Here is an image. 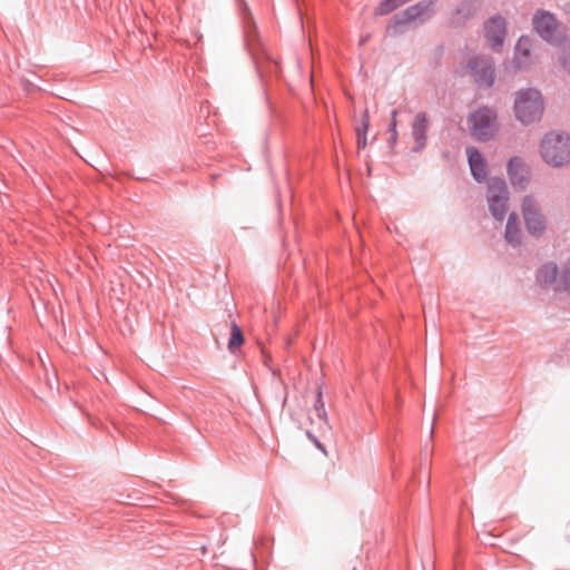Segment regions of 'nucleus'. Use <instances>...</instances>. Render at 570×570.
I'll use <instances>...</instances> for the list:
<instances>
[{"instance_id": "1", "label": "nucleus", "mask_w": 570, "mask_h": 570, "mask_svg": "<svg viewBox=\"0 0 570 570\" xmlns=\"http://www.w3.org/2000/svg\"><path fill=\"white\" fill-rule=\"evenodd\" d=\"M538 153L541 160L551 168L570 165V135L559 130L546 132L540 139Z\"/></svg>"}, {"instance_id": "2", "label": "nucleus", "mask_w": 570, "mask_h": 570, "mask_svg": "<svg viewBox=\"0 0 570 570\" xmlns=\"http://www.w3.org/2000/svg\"><path fill=\"white\" fill-rule=\"evenodd\" d=\"M544 111V102L539 90L527 88L514 94L513 112L524 126L539 121Z\"/></svg>"}, {"instance_id": "3", "label": "nucleus", "mask_w": 570, "mask_h": 570, "mask_svg": "<svg viewBox=\"0 0 570 570\" xmlns=\"http://www.w3.org/2000/svg\"><path fill=\"white\" fill-rule=\"evenodd\" d=\"M470 135L479 141H490L497 137L500 130L497 111L482 107L468 117Z\"/></svg>"}, {"instance_id": "4", "label": "nucleus", "mask_w": 570, "mask_h": 570, "mask_svg": "<svg viewBox=\"0 0 570 570\" xmlns=\"http://www.w3.org/2000/svg\"><path fill=\"white\" fill-rule=\"evenodd\" d=\"M521 213L530 235L539 237L546 233L548 223L541 213L539 202L533 195H527L522 198Z\"/></svg>"}, {"instance_id": "5", "label": "nucleus", "mask_w": 570, "mask_h": 570, "mask_svg": "<svg viewBox=\"0 0 570 570\" xmlns=\"http://www.w3.org/2000/svg\"><path fill=\"white\" fill-rule=\"evenodd\" d=\"M487 200L492 216L502 222L508 210L509 191L503 179L493 178L490 180L487 193Z\"/></svg>"}, {"instance_id": "6", "label": "nucleus", "mask_w": 570, "mask_h": 570, "mask_svg": "<svg viewBox=\"0 0 570 570\" xmlns=\"http://www.w3.org/2000/svg\"><path fill=\"white\" fill-rule=\"evenodd\" d=\"M466 72L480 85L491 86L494 81V67L490 58L474 56L466 63Z\"/></svg>"}, {"instance_id": "7", "label": "nucleus", "mask_w": 570, "mask_h": 570, "mask_svg": "<svg viewBox=\"0 0 570 570\" xmlns=\"http://www.w3.org/2000/svg\"><path fill=\"white\" fill-rule=\"evenodd\" d=\"M510 183L514 187L524 188L530 180V168L521 157H512L507 165Z\"/></svg>"}, {"instance_id": "8", "label": "nucleus", "mask_w": 570, "mask_h": 570, "mask_svg": "<svg viewBox=\"0 0 570 570\" xmlns=\"http://www.w3.org/2000/svg\"><path fill=\"white\" fill-rule=\"evenodd\" d=\"M507 23L501 17H493L484 24V36L490 47L494 50L499 49L505 38Z\"/></svg>"}, {"instance_id": "9", "label": "nucleus", "mask_w": 570, "mask_h": 570, "mask_svg": "<svg viewBox=\"0 0 570 570\" xmlns=\"http://www.w3.org/2000/svg\"><path fill=\"white\" fill-rule=\"evenodd\" d=\"M431 3L430 2H420L415 6H412L404 10L403 12L396 14L392 21L390 22L389 28L393 29L394 32H397L400 26L406 24L413 20L421 19L428 16L430 11Z\"/></svg>"}, {"instance_id": "10", "label": "nucleus", "mask_w": 570, "mask_h": 570, "mask_svg": "<svg viewBox=\"0 0 570 570\" xmlns=\"http://www.w3.org/2000/svg\"><path fill=\"white\" fill-rule=\"evenodd\" d=\"M466 156L473 178L481 183L488 176V165L481 153L473 146L466 147Z\"/></svg>"}, {"instance_id": "11", "label": "nucleus", "mask_w": 570, "mask_h": 570, "mask_svg": "<svg viewBox=\"0 0 570 570\" xmlns=\"http://www.w3.org/2000/svg\"><path fill=\"white\" fill-rule=\"evenodd\" d=\"M533 24L537 32L546 40L551 41L557 31L554 17L546 11H540L533 17Z\"/></svg>"}, {"instance_id": "12", "label": "nucleus", "mask_w": 570, "mask_h": 570, "mask_svg": "<svg viewBox=\"0 0 570 570\" xmlns=\"http://www.w3.org/2000/svg\"><path fill=\"white\" fill-rule=\"evenodd\" d=\"M429 128V118L425 112H419L412 124V136L415 140V150H421L426 144V131Z\"/></svg>"}, {"instance_id": "13", "label": "nucleus", "mask_w": 570, "mask_h": 570, "mask_svg": "<svg viewBox=\"0 0 570 570\" xmlns=\"http://www.w3.org/2000/svg\"><path fill=\"white\" fill-rule=\"evenodd\" d=\"M504 237L511 245H519L522 240V229L520 227L519 217L512 213L508 217Z\"/></svg>"}, {"instance_id": "14", "label": "nucleus", "mask_w": 570, "mask_h": 570, "mask_svg": "<svg viewBox=\"0 0 570 570\" xmlns=\"http://www.w3.org/2000/svg\"><path fill=\"white\" fill-rule=\"evenodd\" d=\"M561 271L554 264L544 265L538 274V279L543 285L552 286L558 291V283L560 282Z\"/></svg>"}, {"instance_id": "15", "label": "nucleus", "mask_w": 570, "mask_h": 570, "mask_svg": "<svg viewBox=\"0 0 570 570\" xmlns=\"http://www.w3.org/2000/svg\"><path fill=\"white\" fill-rule=\"evenodd\" d=\"M530 39L522 37L519 39L517 47H515V60L518 65L521 67L525 63L523 58H527L530 55Z\"/></svg>"}, {"instance_id": "16", "label": "nucleus", "mask_w": 570, "mask_h": 570, "mask_svg": "<svg viewBox=\"0 0 570 570\" xmlns=\"http://www.w3.org/2000/svg\"><path fill=\"white\" fill-rule=\"evenodd\" d=\"M407 0H382L381 3L375 9L376 16H385L395 9H397L401 4L405 3Z\"/></svg>"}, {"instance_id": "17", "label": "nucleus", "mask_w": 570, "mask_h": 570, "mask_svg": "<svg viewBox=\"0 0 570 570\" xmlns=\"http://www.w3.org/2000/svg\"><path fill=\"white\" fill-rule=\"evenodd\" d=\"M243 343H244L243 333H242L240 328L235 323H233L230 338L228 342V348L230 351H234V350L238 348Z\"/></svg>"}, {"instance_id": "18", "label": "nucleus", "mask_w": 570, "mask_h": 570, "mask_svg": "<svg viewBox=\"0 0 570 570\" xmlns=\"http://www.w3.org/2000/svg\"><path fill=\"white\" fill-rule=\"evenodd\" d=\"M558 291H564L570 295V262L561 268L560 282L558 283Z\"/></svg>"}, {"instance_id": "19", "label": "nucleus", "mask_w": 570, "mask_h": 570, "mask_svg": "<svg viewBox=\"0 0 570 570\" xmlns=\"http://www.w3.org/2000/svg\"><path fill=\"white\" fill-rule=\"evenodd\" d=\"M559 56L563 67L570 73V40L566 39L559 45Z\"/></svg>"}, {"instance_id": "20", "label": "nucleus", "mask_w": 570, "mask_h": 570, "mask_svg": "<svg viewBox=\"0 0 570 570\" xmlns=\"http://www.w3.org/2000/svg\"><path fill=\"white\" fill-rule=\"evenodd\" d=\"M314 410H315L316 415H317V417L320 420H325L326 412H325L324 403L322 402V396H321V392L320 391L317 392V400H316Z\"/></svg>"}, {"instance_id": "21", "label": "nucleus", "mask_w": 570, "mask_h": 570, "mask_svg": "<svg viewBox=\"0 0 570 570\" xmlns=\"http://www.w3.org/2000/svg\"><path fill=\"white\" fill-rule=\"evenodd\" d=\"M368 127H370V115H368V110L365 109L363 112L361 126H358L357 128H361V131L364 135L367 132Z\"/></svg>"}, {"instance_id": "22", "label": "nucleus", "mask_w": 570, "mask_h": 570, "mask_svg": "<svg viewBox=\"0 0 570 570\" xmlns=\"http://www.w3.org/2000/svg\"><path fill=\"white\" fill-rule=\"evenodd\" d=\"M396 117H397V110H393L392 115H391V125H390V131L392 132V138L393 139H395L396 136H397V131H396L397 120H396Z\"/></svg>"}, {"instance_id": "23", "label": "nucleus", "mask_w": 570, "mask_h": 570, "mask_svg": "<svg viewBox=\"0 0 570 570\" xmlns=\"http://www.w3.org/2000/svg\"><path fill=\"white\" fill-rule=\"evenodd\" d=\"M357 135V147L361 149L365 148L367 145L366 134H362L361 128H356Z\"/></svg>"}, {"instance_id": "24", "label": "nucleus", "mask_w": 570, "mask_h": 570, "mask_svg": "<svg viewBox=\"0 0 570 570\" xmlns=\"http://www.w3.org/2000/svg\"><path fill=\"white\" fill-rule=\"evenodd\" d=\"M563 10L568 16H570V2L564 4Z\"/></svg>"}]
</instances>
